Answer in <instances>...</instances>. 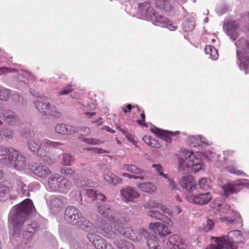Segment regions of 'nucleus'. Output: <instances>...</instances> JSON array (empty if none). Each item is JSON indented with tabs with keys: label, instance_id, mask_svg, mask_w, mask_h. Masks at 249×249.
I'll list each match as a JSON object with an SVG mask.
<instances>
[{
	"label": "nucleus",
	"instance_id": "obj_1",
	"mask_svg": "<svg viewBox=\"0 0 249 249\" xmlns=\"http://www.w3.org/2000/svg\"><path fill=\"white\" fill-rule=\"evenodd\" d=\"M35 212L36 209L33 203L29 198L25 199L11 209L8 221L11 226L10 240L13 244L18 245L17 242L22 238L27 241L31 240L34 233L40 229V219H38L28 224L26 231L24 232L23 226L25 222Z\"/></svg>",
	"mask_w": 249,
	"mask_h": 249
},
{
	"label": "nucleus",
	"instance_id": "obj_2",
	"mask_svg": "<svg viewBox=\"0 0 249 249\" xmlns=\"http://www.w3.org/2000/svg\"><path fill=\"white\" fill-rule=\"evenodd\" d=\"M203 169V163L194 153L187 150H182L178 159V170L181 174L194 172L197 173Z\"/></svg>",
	"mask_w": 249,
	"mask_h": 249
},
{
	"label": "nucleus",
	"instance_id": "obj_3",
	"mask_svg": "<svg viewBox=\"0 0 249 249\" xmlns=\"http://www.w3.org/2000/svg\"><path fill=\"white\" fill-rule=\"evenodd\" d=\"M215 244H211L206 249H236L234 243H240L243 240L241 231L235 230L230 231L227 235L221 237H212Z\"/></svg>",
	"mask_w": 249,
	"mask_h": 249
},
{
	"label": "nucleus",
	"instance_id": "obj_4",
	"mask_svg": "<svg viewBox=\"0 0 249 249\" xmlns=\"http://www.w3.org/2000/svg\"><path fill=\"white\" fill-rule=\"evenodd\" d=\"M60 142H54L48 139L40 140L38 139L30 140L27 142L29 149L33 152H36L40 157H47L50 147L56 148L63 145Z\"/></svg>",
	"mask_w": 249,
	"mask_h": 249
},
{
	"label": "nucleus",
	"instance_id": "obj_5",
	"mask_svg": "<svg viewBox=\"0 0 249 249\" xmlns=\"http://www.w3.org/2000/svg\"><path fill=\"white\" fill-rule=\"evenodd\" d=\"M127 221L124 217H120L117 219L114 224V228L118 234H122L125 237L132 240L141 241L142 238L141 237L140 231L138 235L136 236L134 231L131 228H127L125 224Z\"/></svg>",
	"mask_w": 249,
	"mask_h": 249
},
{
	"label": "nucleus",
	"instance_id": "obj_6",
	"mask_svg": "<svg viewBox=\"0 0 249 249\" xmlns=\"http://www.w3.org/2000/svg\"><path fill=\"white\" fill-rule=\"evenodd\" d=\"M34 105L39 113L45 116H50L56 118L60 117V113L57 111L56 107L51 105L49 103L43 102L37 100L34 102Z\"/></svg>",
	"mask_w": 249,
	"mask_h": 249
},
{
	"label": "nucleus",
	"instance_id": "obj_7",
	"mask_svg": "<svg viewBox=\"0 0 249 249\" xmlns=\"http://www.w3.org/2000/svg\"><path fill=\"white\" fill-rule=\"evenodd\" d=\"M8 168H14L17 170H22L26 168L27 163L24 156L19 151L14 149Z\"/></svg>",
	"mask_w": 249,
	"mask_h": 249
},
{
	"label": "nucleus",
	"instance_id": "obj_8",
	"mask_svg": "<svg viewBox=\"0 0 249 249\" xmlns=\"http://www.w3.org/2000/svg\"><path fill=\"white\" fill-rule=\"evenodd\" d=\"M82 214L78 209L73 206L67 207L65 211L64 219L73 225L79 224Z\"/></svg>",
	"mask_w": 249,
	"mask_h": 249
},
{
	"label": "nucleus",
	"instance_id": "obj_9",
	"mask_svg": "<svg viewBox=\"0 0 249 249\" xmlns=\"http://www.w3.org/2000/svg\"><path fill=\"white\" fill-rule=\"evenodd\" d=\"M212 198V195L209 192L197 195L189 193L186 196V199L188 201L200 205L208 203Z\"/></svg>",
	"mask_w": 249,
	"mask_h": 249
},
{
	"label": "nucleus",
	"instance_id": "obj_10",
	"mask_svg": "<svg viewBox=\"0 0 249 249\" xmlns=\"http://www.w3.org/2000/svg\"><path fill=\"white\" fill-rule=\"evenodd\" d=\"M141 237L143 236L146 239V245L148 249H161L159 245V238L154 234H151L144 229L140 230Z\"/></svg>",
	"mask_w": 249,
	"mask_h": 249
},
{
	"label": "nucleus",
	"instance_id": "obj_11",
	"mask_svg": "<svg viewBox=\"0 0 249 249\" xmlns=\"http://www.w3.org/2000/svg\"><path fill=\"white\" fill-rule=\"evenodd\" d=\"M98 212L104 215L105 219H111L114 223L116 222L117 219H120V215L117 213L114 210L112 209L108 205L103 203H99L98 205Z\"/></svg>",
	"mask_w": 249,
	"mask_h": 249
},
{
	"label": "nucleus",
	"instance_id": "obj_12",
	"mask_svg": "<svg viewBox=\"0 0 249 249\" xmlns=\"http://www.w3.org/2000/svg\"><path fill=\"white\" fill-rule=\"evenodd\" d=\"M187 0H154L156 8L164 10L165 12H171L176 5V2L178 4H184Z\"/></svg>",
	"mask_w": 249,
	"mask_h": 249
},
{
	"label": "nucleus",
	"instance_id": "obj_13",
	"mask_svg": "<svg viewBox=\"0 0 249 249\" xmlns=\"http://www.w3.org/2000/svg\"><path fill=\"white\" fill-rule=\"evenodd\" d=\"M87 237L96 249H113L112 246L107 244L103 237L94 233H89Z\"/></svg>",
	"mask_w": 249,
	"mask_h": 249
},
{
	"label": "nucleus",
	"instance_id": "obj_14",
	"mask_svg": "<svg viewBox=\"0 0 249 249\" xmlns=\"http://www.w3.org/2000/svg\"><path fill=\"white\" fill-rule=\"evenodd\" d=\"M149 20L156 25L168 26V28L170 30H174L177 28V27L174 25L166 17L156 12L153 14Z\"/></svg>",
	"mask_w": 249,
	"mask_h": 249
},
{
	"label": "nucleus",
	"instance_id": "obj_15",
	"mask_svg": "<svg viewBox=\"0 0 249 249\" xmlns=\"http://www.w3.org/2000/svg\"><path fill=\"white\" fill-rule=\"evenodd\" d=\"M14 148L2 145H0V164L8 167L10 164Z\"/></svg>",
	"mask_w": 249,
	"mask_h": 249
},
{
	"label": "nucleus",
	"instance_id": "obj_16",
	"mask_svg": "<svg viewBox=\"0 0 249 249\" xmlns=\"http://www.w3.org/2000/svg\"><path fill=\"white\" fill-rule=\"evenodd\" d=\"M2 119L4 122L10 125H19L21 122L18 116L12 110L4 109L2 112Z\"/></svg>",
	"mask_w": 249,
	"mask_h": 249
},
{
	"label": "nucleus",
	"instance_id": "obj_17",
	"mask_svg": "<svg viewBox=\"0 0 249 249\" xmlns=\"http://www.w3.org/2000/svg\"><path fill=\"white\" fill-rule=\"evenodd\" d=\"M244 183L240 181H237L233 183H228L221 186L223 190V195L227 197L229 195L236 193L239 192L244 187Z\"/></svg>",
	"mask_w": 249,
	"mask_h": 249
},
{
	"label": "nucleus",
	"instance_id": "obj_18",
	"mask_svg": "<svg viewBox=\"0 0 249 249\" xmlns=\"http://www.w3.org/2000/svg\"><path fill=\"white\" fill-rule=\"evenodd\" d=\"M239 28V25L236 21H231L223 25V29L226 34L233 40H235L238 36Z\"/></svg>",
	"mask_w": 249,
	"mask_h": 249
},
{
	"label": "nucleus",
	"instance_id": "obj_19",
	"mask_svg": "<svg viewBox=\"0 0 249 249\" xmlns=\"http://www.w3.org/2000/svg\"><path fill=\"white\" fill-rule=\"evenodd\" d=\"M104 221L106 223L102 226L103 235L110 239H114L118 234L114 228L115 223L111 219L110 220L105 219Z\"/></svg>",
	"mask_w": 249,
	"mask_h": 249
},
{
	"label": "nucleus",
	"instance_id": "obj_20",
	"mask_svg": "<svg viewBox=\"0 0 249 249\" xmlns=\"http://www.w3.org/2000/svg\"><path fill=\"white\" fill-rule=\"evenodd\" d=\"M150 130L156 136L163 140L167 143H171L172 141L171 137L175 136L177 134H178L179 133V131L173 132L168 130H163L155 126L152 127L150 129Z\"/></svg>",
	"mask_w": 249,
	"mask_h": 249
},
{
	"label": "nucleus",
	"instance_id": "obj_21",
	"mask_svg": "<svg viewBox=\"0 0 249 249\" xmlns=\"http://www.w3.org/2000/svg\"><path fill=\"white\" fill-rule=\"evenodd\" d=\"M123 200L125 202H132L139 196V194L133 188L126 187L120 190Z\"/></svg>",
	"mask_w": 249,
	"mask_h": 249
},
{
	"label": "nucleus",
	"instance_id": "obj_22",
	"mask_svg": "<svg viewBox=\"0 0 249 249\" xmlns=\"http://www.w3.org/2000/svg\"><path fill=\"white\" fill-rule=\"evenodd\" d=\"M138 10L140 14L142 17L148 20L151 18L153 14L156 12L148 1L140 3L138 5Z\"/></svg>",
	"mask_w": 249,
	"mask_h": 249
},
{
	"label": "nucleus",
	"instance_id": "obj_23",
	"mask_svg": "<svg viewBox=\"0 0 249 249\" xmlns=\"http://www.w3.org/2000/svg\"><path fill=\"white\" fill-rule=\"evenodd\" d=\"M67 203V198L63 196L53 198L51 200V209L54 213L61 211Z\"/></svg>",
	"mask_w": 249,
	"mask_h": 249
},
{
	"label": "nucleus",
	"instance_id": "obj_24",
	"mask_svg": "<svg viewBox=\"0 0 249 249\" xmlns=\"http://www.w3.org/2000/svg\"><path fill=\"white\" fill-rule=\"evenodd\" d=\"M180 185L189 192L194 190L196 187V182L193 176L189 175L181 178L179 181Z\"/></svg>",
	"mask_w": 249,
	"mask_h": 249
},
{
	"label": "nucleus",
	"instance_id": "obj_25",
	"mask_svg": "<svg viewBox=\"0 0 249 249\" xmlns=\"http://www.w3.org/2000/svg\"><path fill=\"white\" fill-rule=\"evenodd\" d=\"M30 170L35 175L41 178H45L51 173L49 168L44 165H33L30 166Z\"/></svg>",
	"mask_w": 249,
	"mask_h": 249
},
{
	"label": "nucleus",
	"instance_id": "obj_26",
	"mask_svg": "<svg viewBox=\"0 0 249 249\" xmlns=\"http://www.w3.org/2000/svg\"><path fill=\"white\" fill-rule=\"evenodd\" d=\"M169 241L173 245L174 249H185L187 247V244L185 241L180 238V236L177 234L170 236Z\"/></svg>",
	"mask_w": 249,
	"mask_h": 249
},
{
	"label": "nucleus",
	"instance_id": "obj_27",
	"mask_svg": "<svg viewBox=\"0 0 249 249\" xmlns=\"http://www.w3.org/2000/svg\"><path fill=\"white\" fill-rule=\"evenodd\" d=\"M235 45L238 48L237 55L240 59H241L240 53H242V51L240 49H242L245 53L249 54V40L245 41L244 38H241L235 42Z\"/></svg>",
	"mask_w": 249,
	"mask_h": 249
},
{
	"label": "nucleus",
	"instance_id": "obj_28",
	"mask_svg": "<svg viewBox=\"0 0 249 249\" xmlns=\"http://www.w3.org/2000/svg\"><path fill=\"white\" fill-rule=\"evenodd\" d=\"M77 225L82 229H85L89 233H94L96 231V228L93 224L89 220H87L83 215L80 218V221Z\"/></svg>",
	"mask_w": 249,
	"mask_h": 249
},
{
	"label": "nucleus",
	"instance_id": "obj_29",
	"mask_svg": "<svg viewBox=\"0 0 249 249\" xmlns=\"http://www.w3.org/2000/svg\"><path fill=\"white\" fill-rule=\"evenodd\" d=\"M71 186L72 184L70 180L63 177L60 176L59 192L66 194L70 190Z\"/></svg>",
	"mask_w": 249,
	"mask_h": 249
},
{
	"label": "nucleus",
	"instance_id": "obj_30",
	"mask_svg": "<svg viewBox=\"0 0 249 249\" xmlns=\"http://www.w3.org/2000/svg\"><path fill=\"white\" fill-rule=\"evenodd\" d=\"M60 176L56 175L51 177L48 180V187L51 191L59 192Z\"/></svg>",
	"mask_w": 249,
	"mask_h": 249
},
{
	"label": "nucleus",
	"instance_id": "obj_31",
	"mask_svg": "<svg viewBox=\"0 0 249 249\" xmlns=\"http://www.w3.org/2000/svg\"><path fill=\"white\" fill-rule=\"evenodd\" d=\"M147 215L157 220L162 221L163 222H167V221L169 220L167 216L155 210L148 211Z\"/></svg>",
	"mask_w": 249,
	"mask_h": 249
},
{
	"label": "nucleus",
	"instance_id": "obj_32",
	"mask_svg": "<svg viewBox=\"0 0 249 249\" xmlns=\"http://www.w3.org/2000/svg\"><path fill=\"white\" fill-rule=\"evenodd\" d=\"M104 177L105 180L110 184L115 185L119 184L122 182V179L121 178L111 172L105 174Z\"/></svg>",
	"mask_w": 249,
	"mask_h": 249
},
{
	"label": "nucleus",
	"instance_id": "obj_33",
	"mask_svg": "<svg viewBox=\"0 0 249 249\" xmlns=\"http://www.w3.org/2000/svg\"><path fill=\"white\" fill-rule=\"evenodd\" d=\"M188 142L194 147H197L201 144H208L206 139L201 137H194V136H190L188 138Z\"/></svg>",
	"mask_w": 249,
	"mask_h": 249
},
{
	"label": "nucleus",
	"instance_id": "obj_34",
	"mask_svg": "<svg viewBox=\"0 0 249 249\" xmlns=\"http://www.w3.org/2000/svg\"><path fill=\"white\" fill-rule=\"evenodd\" d=\"M114 244L118 249H133V245L124 240H116L114 241Z\"/></svg>",
	"mask_w": 249,
	"mask_h": 249
},
{
	"label": "nucleus",
	"instance_id": "obj_35",
	"mask_svg": "<svg viewBox=\"0 0 249 249\" xmlns=\"http://www.w3.org/2000/svg\"><path fill=\"white\" fill-rule=\"evenodd\" d=\"M195 27V18L193 17L186 19L182 23V28L185 32L191 31Z\"/></svg>",
	"mask_w": 249,
	"mask_h": 249
},
{
	"label": "nucleus",
	"instance_id": "obj_36",
	"mask_svg": "<svg viewBox=\"0 0 249 249\" xmlns=\"http://www.w3.org/2000/svg\"><path fill=\"white\" fill-rule=\"evenodd\" d=\"M124 169L131 173L139 175H142V174L145 173V172L143 170L134 164H124Z\"/></svg>",
	"mask_w": 249,
	"mask_h": 249
},
{
	"label": "nucleus",
	"instance_id": "obj_37",
	"mask_svg": "<svg viewBox=\"0 0 249 249\" xmlns=\"http://www.w3.org/2000/svg\"><path fill=\"white\" fill-rule=\"evenodd\" d=\"M139 188L143 192L152 194L156 189V186L150 182L139 184Z\"/></svg>",
	"mask_w": 249,
	"mask_h": 249
},
{
	"label": "nucleus",
	"instance_id": "obj_38",
	"mask_svg": "<svg viewBox=\"0 0 249 249\" xmlns=\"http://www.w3.org/2000/svg\"><path fill=\"white\" fill-rule=\"evenodd\" d=\"M164 224L160 222H151L149 225V228L155 234L161 236V232Z\"/></svg>",
	"mask_w": 249,
	"mask_h": 249
},
{
	"label": "nucleus",
	"instance_id": "obj_39",
	"mask_svg": "<svg viewBox=\"0 0 249 249\" xmlns=\"http://www.w3.org/2000/svg\"><path fill=\"white\" fill-rule=\"evenodd\" d=\"M205 51L206 53L211 56L213 60H216L218 58V51L213 46H206L205 48Z\"/></svg>",
	"mask_w": 249,
	"mask_h": 249
},
{
	"label": "nucleus",
	"instance_id": "obj_40",
	"mask_svg": "<svg viewBox=\"0 0 249 249\" xmlns=\"http://www.w3.org/2000/svg\"><path fill=\"white\" fill-rule=\"evenodd\" d=\"M211 179L203 178L199 180L198 184L199 187L203 190H208L211 187Z\"/></svg>",
	"mask_w": 249,
	"mask_h": 249
},
{
	"label": "nucleus",
	"instance_id": "obj_41",
	"mask_svg": "<svg viewBox=\"0 0 249 249\" xmlns=\"http://www.w3.org/2000/svg\"><path fill=\"white\" fill-rule=\"evenodd\" d=\"M74 160V157L71 155L66 153L63 156L61 163L63 165H71Z\"/></svg>",
	"mask_w": 249,
	"mask_h": 249
},
{
	"label": "nucleus",
	"instance_id": "obj_42",
	"mask_svg": "<svg viewBox=\"0 0 249 249\" xmlns=\"http://www.w3.org/2000/svg\"><path fill=\"white\" fill-rule=\"evenodd\" d=\"M11 98L14 102L19 105L24 106L27 104L26 100L22 96L18 93L13 94Z\"/></svg>",
	"mask_w": 249,
	"mask_h": 249
},
{
	"label": "nucleus",
	"instance_id": "obj_43",
	"mask_svg": "<svg viewBox=\"0 0 249 249\" xmlns=\"http://www.w3.org/2000/svg\"><path fill=\"white\" fill-rule=\"evenodd\" d=\"M11 94L10 90L3 87H0V100L7 101Z\"/></svg>",
	"mask_w": 249,
	"mask_h": 249
},
{
	"label": "nucleus",
	"instance_id": "obj_44",
	"mask_svg": "<svg viewBox=\"0 0 249 249\" xmlns=\"http://www.w3.org/2000/svg\"><path fill=\"white\" fill-rule=\"evenodd\" d=\"M75 180H76L75 183L78 187H85L90 185V181L85 178H77V176H75Z\"/></svg>",
	"mask_w": 249,
	"mask_h": 249
},
{
	"label": "nucleus",
	"instance_id": "obj_45",
	"mask_svg": "<svg viewBox=\"0 0 249 249\" xmlns=\"http://www.w3.org/2000/svg\"><path fill=\"white\" fill-rule=\"evenodd\" d=\"M20 134L26 138L29 139L33 137L34 132L29 125L24 127L20 130Z\"/></svg>",
	"mask_w": 249,
	"mask_h": 249
},
{
	"label": "nucleus",
	"instance_id": "obj_46",
	"mask_svg": "<svg viewBox=\"0 0 249 249\" xmlns=\"http://www.w3.org/2000/svg\"><path fill=\"white\" fill-rule=\"evenodd\" d=\"M82 193L85 194L87 196L93 201L96 199L97 192L95 191L93 189H86L82 191Z\"/></svg>",
	"mask_w": 249,
	"mask_h": 249
},
{
	"label": "nucleus",
	"instance_id": "obj_47",
	"mask_svg": "<svg viewBox=\"0 0 249 249\" xmlns=\"http://www.w3.org/2000/svg\"><path fill=\"white\" fill-rule=\"evenodd\" d=\"M1 132L5 139H11L14 136V130L7 127L3 128Z\"/></svg>",
	"mask_w": 249,
	"mask_h": 249
},
{
	"label": "nucleus",
	"instance_id": "obj_48",
	"mask_svg": "<svg viewBox=\"0 0 249 249\" xmlns=\"http://www.w3.org/2000/svg\"><path fill=\"white\" fill-rule=\"evenodd\" d=\"M72 87L71 84H69L66 87L62 88L61 90L57 92V94L59 96L67 95L72 91L73 89Z\"/></svg>",
	"mask_w": 249,
	"mask_h": 249
},
{
	"label": "nucleus",
	"instance_id": "obj_49",
	"mask_svg": "<svg viewBox=\"0 0 249 249\" xmlns=\"http://www.w3.org/2000/svg\"><path fill=\"white\" fill-rule=\"evenodd\" d=\"M203 230L204 231L208 232L214 228V222L211 219H208L203 224Z\"/></svg>",
	"mask_w": 249,
	"mask_h": 249
},
{
	"label": "nucleus",
	"instance_id": "obj_50",
	"mask_svg": "<svg viewBox=\"0 0 249 249\" xmlns=\"http://www.w3.org/2000/svg\"><path fill=\"white\" fill-rule=\"evenodd\" d=\"M79 129L75 127L66 124L65 126V133L64 135H72L74 133H76L79 132Z\"/></svg>",
	"mask_w": 249,
	"mask_h": 249
},
{
	"label": "nucleus",
	"instance_id": "obj_51",
	"mask_svg": "<svg viewBox=\"0 0 249 249\" xmlns=\"http://www.w3.org/2000/svg\"><path fill=\"white\" fill-rule=\"evenodd\" d=\"M79 129L75 127L66 124L65 126V133L64 135H72L74 133H76L79 132Z\"/></svg>",
	"mask_w": 249,
	"mask_h": 249
},
{
	"label": "nucleus",
	"instance_id": "obj_52",
	"mask_svg": "<svg viewBox=\"0 0 249 249\" xmlns=\"http://www.w3.org/2000/svg\"><path fill=\"white\" fill-rule=\"evenodd\" d=\"M10 192V188L7 186L4 182H0V196H5L6 194H9Z\"/></svg>",
	"mask_w": 249,
	"mask_h": 249
},
{
	"label": "nucleus",
	"instance_id": "obj_53",
	"mask_svg": "<svg viewBox=\"0 0 249 249\" xmlns=\"http://www.w3.org/2000/svg\"><path fill=\"white\" fill-rule=\"evenodd\" d=\"M225 170L230 173L236 175H241L244 173L236 168L234 166H228L225 168Z\"/></svg>",
	"mask_w": 249,
	"mask_h": 249
},
{
	"label": "nucleus",
	"instance_id": "obj_54",
	"mask_svg": "<svg viewBox=\"0 0 249 249\" xmlns=\"http://www.w3.org/2000/svg\"><path fill=\"white\" fill-rule=\"evenodd\" d=\"M18 190L22 195H28V192L27 186L23 182H19L18 184Z\"/></svg>",
	"mask_w": 249,
	"mask_h": 249
},
{
	"label": "nucleus",
	"instance_id": "obj_55",
	"mask_svg": "<svg viewBox=\"0 0 249 249\" xmlns=\"http://www.w3.org/2000/svg\"><path fill=\"white\" fill-rule=\"evenodd\" d=\"M65 124H59L55 127V131L59 134L64 135L65 133Z\"/></svg>",
	"mask_w": 249,
	"mask_h": 249
},
{
	"label": "nucleus",
	"instance_id": "obj_56",
	"mask_svg": "<svg viewBox=\"0 0 249 249\" xmlns=\"http://www.w3.org/2000/svg\"><path fill=\"white\" fill-rule=\"evenodd\" d=\"M60 172L61 174H64L66 176L71 177L74 174V171L71 168L65 167L60 170Z\"/></svg>",
	"mask_w": 249,
	"mask_h": 249
},
{
	"label": "nucleus",
	"instance_id": "obj_57",
	"mask_svg": "<svg viewBox=\"0 0 249 249\" xmlns=\"http://www.w3.org/2000/svg\"><path fill=\"white\" fill-rule=\"evenodd\" d=\"M241 219V216L239 214H237L236 218H232L231 217H225L224 220L226 221L229 224H234L236 222L239 221Z\"/></svg>",
	"mask_w": 249,
	"mask_h": 249
},
{
	"label": "nucleus",
	"instance_id": "obj_58",
	"mask_svg": "<svg viewBox=\"0 0 249 249\" xmlns=\"http://www.w3.org/2000/svg\"><path fill=\"white\" fill-rule=\"evenodd\" d=\"M83 141L86 143L92 145H98L99 140L93 138H84Z\"/></svg>",
	"mask_w": 249,
	"mask_h": 249
},
{
	"label": "nucleus",
	"instance_id": "obj_59",
	"mask_svg": "<svg viewBox=\"0 0 249 249\" xmlns=\"http://www.w3.org/2000/svg\"><path fill=\"white\" fill-rule=\"evenodd\" d=\"M159 204L153 201L150 200L147 203L145 204L144 207L145 208H154L159 207Z\"/></svg>",
	"mask_w": 249,
	"mask_h": 249
},
{
	"label": "nucleus",
	"instance_id": "obj_60",
	"mask_svg": "<svg viewBox=\"0 0 249 249\" xmlns=\"http://www.w3.org/2000/svg\"><path fill=\"white\" fill-rule=\"evenodd\" d=\"M230 208V206L226 203L219 204L217 205V209L222 212H226L229 210Z\"/></svg>",
	"mask_w": 249,
	"mask_h": 249
},
{
	"label": "nucleus",
	"instance_id": "obj_61",
	"mask_svg": "<svg viewBox=\"0 0 249 249\" xmlns=\"http://www.w3.org/2000/svg\"><path fill=\"white\" fill-rule=\"evenodd\" d=\"M15 69L9 68L6 67L0 68V75L5 74L8 72H12L15 71Z\"/></svg>",
	"mask_w": 249,
	"mask_h": 249
},
{
	"label": "nucleus",
	"instance_id": "obj_62",
	"mask_svg": "<svg viewBox=\"0 0 249 249\" xmlns=\"http://www.w3.org/2000/svg\"><path fill=\"white\" fill-rule=\"evenodd\" d=\"M88 150H91L93 152L98 154H103V153H108L109 152L107 150H104L101 148L93 147L91 148H88Z\"/></svg>",
	"mask_w": 249,
	"mask_h": 249
},
{
	"label": "nucleus",
	"instance_id": "obj_63",
	"mask_svg": "<svg viewBox=\"0 0 249 249\" xmlns=\"http://www.w3.org/2000/svg\"><path fill=\"white\" fill-rule=\"evenodd\" d=\"M30 92L33 96L36 98H42L44 97V95L36 91L35 89H30Z\"/></svg>",
	"mask_w": 249,
	"mask_h": 249
},
{
	"label": "nucleus",
	"instance_id": "obj_64",
	"mask_svg": "<svg viewBox=\"0 0 249 249\" xmlns=\"http://www.w3.org/2000/svg\"><path fill=\"white\" fill-rule=\"evenodd\" d=\"M152 167L155 169L159 175L163 171V167L160 164H154L152 165Z\"/></svg>",
	"mask_w": 249,
	"mask_h": 249
}]
</instances>
